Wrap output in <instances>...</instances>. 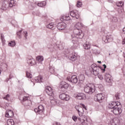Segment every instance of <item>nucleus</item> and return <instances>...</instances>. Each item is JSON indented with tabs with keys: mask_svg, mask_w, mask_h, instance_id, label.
<instances>
[{
	"mask_svg": "<svg viewBox=\"0 0 125 125\" xmlns=\"http://www.w3.org/2000/svg\"><path fill=\"white\" fill-rule=\"evenodd\" d=\"M7 124L8 125H14V121L12 119H9L7 121Z\"/></svg>",
	"mask_w": 125,
	"mask_h": 125,
	"instance_id": "c85d7f7f",
	"label": "nucleus"
},
{
	"mask_svg": "<svg viewBox=\"0 0 125 125\" xmlns=\"http://www.w3.org/2000/svg\"><path fill=\"white\" fill-rule=\"evenodd\" d=\"M112 21L114 22H117L118 21V19H117V17H113V19H112Z\"/></svg>",
	"mask_w": 125,
	"mask_h": 125,
	"instance_id": "09e8293b",
	"label": "nucleus"
},
{
	"mask_svg": "<svg viewBox=\"0 0 125 125\" xmlns=\"http://www.w3.org/2000/svg\"><path fill=\"white\" fill-rule=\"evenodd\" d=\"M44 108H43V106L42 105H40L38 106L37 108H35L34 111L35 113H38V114H42V112H43Z\"/></svg>",
	"mask_w": 125,
	"mask_h": 125,
	"instance_id": "2eb2a0df",
	"label": "nucleus"
},
{
	"mask_svg": "<svg viewBox=\"0 0 125 125\" xmlns=\"http://www.w3.org/2000/svg\"><path fill=\"white\" fill-rule=\"evenodd\" d=\"M82 5H83V3L81 1H78L77 3V7H82Z\"/></svg>",
	"mask_w": 125,
	"mask_h": 125,
	"instance_id": "e433bc0d",
	"label": "nucleus"
},
{
	"mask_svg": "<svg viewBox=\"0 0 125 125\" xmlns=\"http://www.w3.org/2000/svg\"><path fill=\"white\" fill-rule=\"evenodd\" d=\"M70 15L72 17H74L76 19H79L80 18V14H79V12H78V11H72L70 12Z\"/></svg>",
	"mask_w": 125,
	"mask_h": 125,
	"instance_id": "4468645a",
	"label": "nucleus"
},
{
	"mask_svg": "<svg viewBox=\"0 0 125 125\" xmlns=\"http://www.w3.org/2000/svg\"><path fill=\"white\" fill-rule=\"evenodd\" d=\"M110 124L111 125H120V120L117 118H113L110 121Z\"/></svg>",
	"mask_w": 125,
	"mask_h": 125,
	"instance_id": "a211bd4d",
	"label": "nucleus"
},
{
	"mask_svg": "<svg viewBox=\"0 0 125 125\" xmlns=\"http://www.w3.org/2000/svg\"><path fill=\"white\" fill-rule=\"evenodd\" d=\"M117 5L119 7H123V5H124L123 1H120L119 3L117 4Z\"/></svg>",
	"mask_w": 125,
	"mask_h": 125,
	"instance_id": "ea45409f",
	"label": "nucleus"
},
{
	"mask_svg": "<svg viewBox=\"0 0 125 125\" xmlns=\"http://www.w3.org/2000/svg\"><path fill=\"white\" fill-rule=\"evenodd\" d=\"M35 81L36 83H43V81L42 80V76H40L35 77Z\"/></svg>",
	"mask_w": 125,
	"mask_h": 125,
	"instance_id": "5701e85b",
	"label": "nucleus"
},
{
	"mask_svg": "<svg viewBox=\"0 0 125 125\" xmlns=\"http://www.w3.org/2000/svg\"><path fill=\"white\" fill-rule=\"evenodd\" d=\"M98 63H101V61H98Z\"/></svg>",
	"mask_w": 125,
	"mask_h": 125,
	"instance_id": "4d7b16f0",
	"label": "nucleus"
},
{
	"mask_svg": "<svg viewBox=\"0 0 125 125\" xmlns=\"http://www.w3.org/2000/svg\"><path fill=\"white\" fill-rule=\"evenodd\" d=\"M77 56V54L73 53L71 55H70L69 59L71 60V61H76Z\"/></svg>",
	"mask_w": 125,
	"mask_h": 125,
	"instance_id": "aec40b11",
	"label": "nucleus"
},
{
	"mask_svg": "<svg viewBox=\"0 0 125 125\" xmlns=\"http://www.w3.org/2000/svg\"><path fill=\"white\" fill-rule=\"evenodd\" d=\"M36 60L38 61V62L41 63L42 61H43V57L42 56H38L37 57Z\"/></svg>",
	"mask_w": 125,
	"mask_h": 125,
	"instance_id": "cd10ccee",
	"label": "nucleus"
},
{
	"mask_svg": "<svg viewBox=\"0 0 125 125\" xmlns=\"http://www.w3.org/2000/svg\"><path fill=\"white\" fill-rule=\"evenodd\" d=\"M49 71L52 74H53V73H54V67H50L49 68Z\"/></svg>",
	"mask_w": 125,
	"mask_h": 125,
	"instance_id": "a19ab883",
	"label": "nucleus"
},
{
	"mask_svg": "<svg viewBox=\"0 0 125 125\" xmlns=\"http://www.w3.org/2000/svg\"><path fill=\"white\" fill-rule=\"evenodd\" d=\"M27 62L29 66H33V65H36V60L32 57H29L27 58Z\"/></svg>",
	"mask_w": 125,
	"mask_h": 125,
	"instance_id": "f8f14e48",
	"label": "nucleus"
},
{
	"mask_svg": "<svg viewBox=\"0 0 125 125\" xmlns=\"http://www.w3.org/2000/svg\"><path fill=\"white\" fill-rule=\"evenodd\" d=\"M62 19L64 21H69V20H71V18L69 16H63L62 17Z\"/></svg>",
	"mask_w": 125,
	"mask_h": 125,
	"instance_id": "bb28decb",
	"label": "nucleus"
},
{
	"mask_svg": "<svg viewBox=\"0 0 125 125\" xmlns=\"http://www.w3.org/2000/svg\"><path fill=\"white\" fill-rule=\"evenodd\" d=\"M46 28L48 29H51L53 30L55 29V24H54V22H51L46 25Z\"/></svg>",
	"mask_w": 125,
	"mask_h": 125,
	"instance_id": "4be33fe9",
	"label": "nucleus"
},
{
	"mask_svg": "<svg viewBox=\"0 0 125 125\" xmlns=\"http://www.w3.org/2000/svg\"><path fill=\"white\" fill-rule=\"evenodd\" d=\"M60 88H64V89H67L69 87V84L64 81H62L60 84Z\"/></svg>",
	"mask_w": 125,
	"mask_h": 125,
	"instance_id": "dca6fc26",
	"label": "nucleus"
},
{
	"mask_svg": "<svg viewBox=\"0 0 125 125\" xmlns=\"http://www.w3.org/2000/svg\"><path fill=\"white\" fill-rule=\"evenodd\" d=\"M37 5L40 7H43V6H45V5H46V2L44 1L39 2Z\"/></svg>",
	"mask_w": 125,
	"mask_h": 125,
	"instance_id": "b1692460",
	"label": "nucleus"
},
{
	"mask_svg": "<svg viewBox=\"0 0 125 125\" xmlns=\"http://www.w3.org/2000/svg\"><path fill=\"white\" fill-rule=\"evenodd\" d=\"M72 42H73V43H74V40H72Z\"/></svg>",
	"mask_w": 125,
	"mask_h": 125,
	"instance_id": "13d9d810",
	"label": "nucleus"
},
{
	"mask_svg": "<svg viewBox=\"0 0 125 125\" xmlns=\"http://www.w3.org/2000/svg\"><path fill=\"white\" fill-rule=\"evenodd\" d=\"M104 69H103V73H104L105 72V69H106L107 66L105 65V64L103 65Z\"/></svg>",
	"mask_w": 125,
	"mask_h": 125,
	"instance_id": "a18cd8bd",
	"label": "nucleus"
},
{
	"mask_svg": "<svg viewBox=\"0 0 125 125\" xmlns=\"http://www.w3.org/2000/svg\"><path fill=\"white\" fill-rule=\"evenodd\" d=\"M12 79V77H11V75H9V78H7L6 80H5V82L6 83H7V82H8V81H9V80Z\"/></svg>",
	"mask_w": 125,
	"mask_h": 125,
	"instance_id": "c03bdc74",
	"label": "nucleus"
},
{
	"mask_svg": "<svg viewBox=\"0 0 125 125\" xmlns=\"http://www.w3.org/2000/svg\"><path fill=\"white\" fill-rule=\"evenodd\" d=\"M33 85H35V83H33Z\"/></svg>",
	"mask_w": 125,
	"mask_h": 125,
	"instance_id": "bf43d9fd",
	"label": "nucleus"
},
{
	"mask_svg": "<svg viewBox=\"0 0 125 125\" xmlns=\"http://www.w3.org/2000/svg\"><path fill=\"white\" fill-rule=\"evenodd\" d=\"M123 31L124 32V34H125V27L123 28Z\"/></svg>",
	"mask_w": 125,
	"mask_h": 125,
	"instance_id": "603ef678",
	"label": "nucleus"
},
{
	"mask_svg": "<svg viewBox=\"0 0 125 125\" xmlns=\"http://www.w3.org/2000/svg\"><path fill=\"white\" fill-rule=\"evenodd\" d=\"M57 27L58 30H65L67 28V24L65 22H59L57 24Z\"/></svg>",
	"mask_w": 125,
	"mask_h": 125,
	"instance_id": "1a4fd4ad",
	"label": "nucleus"
},
{
	"mask_svg": "<svg viewBox=\"0 0 125 125\" xmlns=\"http://www.w3.org/2000/svg\"><path fill=\"white\" fill-rule=\"evenodd\" d=\"M14 115L13 111L12 110H9L8 111L6 112L5 117L6 118H11V117H13Z\"/></svg>",
	"mask_w": 125,
	"mask_h": 125,
	"instance_id": "412c9836",
	"label": "nucleus"
},
{
	"mask_svg": "<svg viewBox=\"0 0 125 125\" xmlns=\"http://www.w3.org/2000/svg\"><path fill=\"white\" fill-rule=\"evenodd\" d=\"M21 103L23 105L26 106H31V105H32V102L30 100V98L28 97L24 96L22 97Z\"/></svg>",
	"mask_w": 125,
	"mask_h": 125,
	"instance_id": "0eeeda50",
	"label": "nucleus"
},
{
	"mask_svg": "<svg viewBox=\"0 0 125 125\" xmlns=\"http://www.w3.org/2000/svg\"><path fill=\"white\" fill-rule=\"evenodd\" d=\"M83 47L85 49H89V48H90V45L87 43H85L83 44Z\"/></svg>",
	"mask_w": 125,
	"mask_h": 125,
	"instance_id": "7c9ffc66",
	"label": "nucleus"
},
{
	"mask_svg": "<svg viewBox=\"0 0 125 125\" xmlns=\"http://www.w3.org/2000/svg\"><path fill=\"white\" fill-rule=\"evenodd\" d=\"M91 68L94 76H98V75H99L100 70H101V69H102V67L97 66V65L95 63L92 64L91 65Z\"/></svg>",
	"mask_w": 125,
	"mask_h": 125,
	"instance_id": "39448f33",
	"label": "nucleus"
},
{
	"mask_svg": "<svg viewBox=\"0 0 125 125\" xmlns=\"http://www.w3.org/2000/svg\"><path fill=\"white\" fill-rule=\"evenodd\" d=\"M10 98V95H9V94H7V95H6L5 97H3V99H4L5 100H7V101H9V99Z\"/></svg>",
	"mask_w": 125,
	"mask_h": 125,
	"instance_id": "f704fd0d",
	"label": "nucleus"
},
{
	"mask_svg": "<svg viewBox=\"0 0 125 125\" xmlns=\"http://www.w3.org/2000/svg\"><path fill=\"white\" fill-rule=\"evenodd\" d=\"M74 37L73 35H71L73 39H83V34L82 32V30L80 29H75L73 31Z\"/></svg>",
	"mask_w": 125,
	"mask_h": 125,
	"instance_id": "7ed1b4c3",
	"label": "nucleus"
},
{
	"mask_svg": "<svg viewBox=\"0 0 125 125\" xmlns=\"http://www.w3.org/2000/svg\"><path fill=\"white\" fill-rule=\"evenodd\" d=\"M93 53H94V54H96V55H97L100 54V51L96 49H94L93 50Z\"/></svg>",
	"mask_w": 125,
	"mask_h": 125,
	"instance_id": "2f4dec72",
	"label": "nucleus"
},
{
	"mask_svg": "<svg viewBox=\"0 0 125 125\" xmlns=\"http://www.w3.org/2000/svg\"><path fill=\"white\" fill-rule=\"evenodd\" d=\"M98 77L99 79H100V80H103V75H98Z\"/></svg>",
	"mask_w": 125,
	"mask_h": 125,
	"instance_id": "8fccbe9b",
	"label": "nucleus"
},
{
	"mask_svg": "<svg viewBox=\"0 0 125 125\" xmlns=\"http://www.w3.org/2000/svg\"><path fill=\"white\" fill-rule=\"evenodd\" d=\"M60 99L64 100L65 101H69L70 100V96L65 93L61 94L59 96Z\"/></svg>",
	"mask_w": 125,
	"mask_h": 125,
	"instance_id": "9b49d317",
	"label": "nucleus"
},
{
	"mask_svg": "<svg viewBox=\"0 0 125 125\" xmlns=\"http://www.w3.org/2000/svg\"><path fill=\"white\" fill-rule=\"evenodd\" d=\"M26 77L29 79H32V74L30 72H26Z\"/></svg>",
	"mask_w": 125,
	"mask_h": 125,
	"instance_id": "58836bf2",
	"label": "nucleus"
},
{
	"mask_svg": "<svg viewBox=\"0 0 125 125\" xmlns=\"http://www.w3.org/2000/svg\"><path fill=\"white\" fill-rule=\"evenodd\" d=\"M84 91L88 94H92V93L95 91L94 85H89L88 86H85L84 88Z\"/></svg>",
	"mask_w": 125,
	"mask_h": 125,
	"instance_id": "423d86ee",
	"label": "nucleus"
},
{
	"mask_svg": "<svg viewBox=\"0 0 125 125\" xmlns=\"http://www.w3.org/2000/svg\"><path fill=\"white\" fill-rule=\"evenodd\" d=\"M0 39L2 41V42H3V43H4V42H5V40H4V36H3V34H1Z\"/></svg>",
	"mask_w": 125,
	"mask_h": 125,
	"instance_id": "c9c22d12",
	"label": "nucleus"
},
{
	"mask_svg": "<svg viewBox=\"0 0 125 125\" xmlns=\"http://www.w3.org/2000/svg\"><path fill=\"white\" fill-rule=\"evenodd\" d=\"M108 1H109V2H112L113 1V0H110H110H108Z\"/></svg>",
	"mask_w": 125,
	"mask_h": 125,
	"instance_id": "5fc2aeb1",
	"label": "nucleus"
},
{
	"mask_svg": "<svg viewBox=\"0 0 125 125\" xmlns=\"http://www.w3.org/2000/svg\"><path fill=\"white\" fill-rule=\"evenodd\" d=\"M15 5H16V1L10 0V1L9 2V7H13V6H15Z\"/></svg>",
	"mask_w": 125,
	"mask_h": 125,
	"instance_id": "393cba45",
	"label": "nucleus"
},
{
	"mask_svg": "<svg viewBox=\"0 0 125 125\" xmlns=\"http://www.w3.org/2000/svg\"><path fill=\"white\" fill-rule=\"evenodd\" d=\"M115 97L117 100H118V99H120V98L119 97V93H117L115 94Z\"/></svg>",
	"mask_w": 125,
	"mask_h": 125,
	"instance_id": "de8ad7c7",
	"label": "nucleus"
},
{
	"mask_svg": "<svg viewBox=\"0 0 125 125\" xmlns=\"http://www.w3.org/2000/svg\"><path fill=\"white\" fill-rule=\"evenodd\" d=\"M112 76L110 75L109 73H106L104 75V80L106 82V83H112Z\"/></svg>",
	"mask_w": 125,
	"mask_h": 125,
	"instance_id": "f3484780",
	"label": "nucleus"
},
{
	"mask_svg": "<svg viewBox=\"0 0 125 125\" xmlns=\"http://www.w3.org/2000/svg\"><path fill=\"white\" fill-rule=\"evenodd\" d=\"M85 79V77H84V75L81 74L79 76V81L80 82H83V81H84V79Z\"/></svg>",
	"mask_w": 125,
	"mask_h": 125,
	"instance_id": "c756f323",
	"label": "nucleus"
},
{
	"mask_svg": "<svg viewBox=\"0 0 125 125\" xmlns=\"http://www.w3.org/2000/svg\"><path fill=\"white\" fill-rule=\"evenodd\" d=\"M73 46H74L75 48H77V44L74 43Z\"/></svg>",
	"mask_w": 125,
	"mask_h": 125,
	"instance_id": "3c124183",
	"label": "nucleus"
},
{
	"mask_svg": "<svg viewBox=\"0 0 125 125\" xmlns=\"http://www.w3.org/2000/svg\"><path fill=\"white\" fill-rule=\"evenodd\" d=\"M66 80L70 82V83H78V78L76 75L72 76L71 78L67 77Z\"/></svg>",
	"mask_w": 125,
	"mask_h": 125,
	"instance_id": "9d476101",
	"label": "nucleus"
},
{
	"mask_svg": "<svg viewBox=\"0 0 125 125\" xmlns=\"http://www.w3.org/2000/svg\"><path fill=\"white\" fill-rule=\"evenodd\" d=\"M83 23H82V22H78L75 25V28H76V29H81V28H82V27H83Z\"/></svg>",
	"mask_w": 125,
	"mask_h": 125,
	"instance_id": "a878e982",
	"label": "nucleus"
},
{
	"mask_svg": "<svg viewBox=\"0 0 125 125\" xmlns=\"http://www.w3.org/2000/svg\"><path fill=\"white\" fill-rule=\"evenodd\" d=\"M77 119L78 118H77V116H72V120H73V121H74V122H77Z\"/></svg>",
	"mask_w": 125,
	"mask_h": 125,
	"instance_id": "37998d69",
	"label": "nucleus"
},
{
	"mask_svg": "<svg viewBox=\"0 0 125 125\" xmlns=\"http://www.w3.org/2000/svg\"><path fill=\"white\" fill-rule=\"evenodd\" d=\"M81 106H75V109L78 111L80 117H83V112H84V110L86 111V107H85V105H84V104H81Z\"/></svg>",
	"mask_w": 125,
	"mask_h": 125,
	"instance_id": "20e7f679",
	"label": "nucleus"
},
{
	"mask_svg": "<svg viewBox=\"0 0 125 125\" xmlns=\"http://www.w3.org/2000/svg\"><path fill=\"white\" fill-rule=\"evenodd\" d=\"M103 41L104 42H113V37L112 36H104L103 37Z\"/></svg>",
	"mask_w": 125,
	"mask_h": 125,
	"instance_id": "ddd939ff",
	"label": "nucleus"
},
{
	"mask_svg": "<svg viewBox=\"0 0 125 125\" xmlns=\"http://www.w3.org/2000/svg\"><path fill=\"white\" fill-rule=\"evenodd\" d=\"M122 105L120 102H112L108 104V108L111 109V112H112L114 115H120L122 114Z\"/></svg>",
	"mask_w": 125,
	"mask_h": 125,
	"instance_id": "f257e3e1",
	"label": "nucleus"
},
{
	"mask_svg": "<svg viewBox=\"0 0 125 125\" xmlns=\"http://www.w3.org/2000/svg\"><path fill=\"white\" fill-rule=\"evenodd\" d=\"M45 92H46L47 94L50 97V100H51V103L54 104L56 103L55 100H54V93H53V90L50 86H47L46 87Z\"/></svg>",
	"mask_w": 125,
	"mask_h": 125,
	"instance_id": "f03ea898",
	"label": "nucleus"
},
{
	"mask_svg": "<svg viewBox=\"0 0 125 125\" xmlns=\"http://www.w3.org/2000/svg\"><path fill=\"white\" fill-rule=\"evenodd\" d=\"M74 96L75 97H76L77 99H79L80 100H82V99H84V98H85V95L83 93L75 94Z\"/></svg>",
	"mask_w": 125,
	"mask_h": 125,
	"instance_id": "6ab92c4d",
	"label": "nucleus"
},
{
	"mask_svg": "<svg viewBox=\"0 0 125 125\" xmlns=\"http://www.w3.org/2000/svg\"><path fill=\"white\" fill-rule=\"evenodd\" d=\"M115 97L117 100H118V99H120V98L119 97V93H117L115 94Z\"/></svg>",
	"mask_w": 125,
	"mask_h": 125,
	"instance_id": "49530a36",
	"label": "nucleus"
},
{
	"mask_svg": "<svg viewBox=\"0 0 125 125\" xmlns=\"http://www.w3.org/2000/svg\"><path fill=\"white\" fill-rule=\"evenodd\" d=\"M55 124H56V125H60V123H59L56 122Z\"/></svg>",
	"mask_w": 125,
	"mask_h": 125,
	"instance_id": "864d4df0",
	"label": "nucleus"
},
{
	"mask_svg": "<svg viewBox=\"0 0 125 125\" xmlns=\"http://www.w3.org/2000/svg\"><path fill=\"white\" fill-rule=\"evenodd\" d=\"M15 44L16 43L15 41H12L8 43L9 46H15Z\"/></svg>",
	"mask_w": 125,
	"mask_h": 125,
	"instance_id": "473e14b6",
	"label": "nucleus"
},
{
	"mask_svg": "<svg viewBox=\"0 0 125 125\" xmlns=\"http://www.w3.org/2000/svg\"><path fill=\"white\" fill-rule=\"evenodd\" d=\"M23 35L25 39H27V37H28V32H27V31H24Z\"/></svg>",
	"mask_w": 125,
	"mask_h": 125,
	"instance_id": "79ce46f5",
	"label": "nucleus"
},
{
	"mask_svg": "<svg viewBox=\"0 0 125 125\" xmlns=\"http://www.w3.org/2000/svg\"><path fill=\"white\" fill-rule=\"evenodd\" d=\"M21 33H22V30H20L17 33V35L19 39H21V38H22V36H21Z\"/></svg>",
	"mask_w": 125,
	"mask_h": 125,
	"instance_id": "72a5a7b5",
	"label": "nucleus"
},
{
	"mask_svg": "<svg viewBox=\"0 0 125 125\" xmlns=\"http://www.w3.org/2000/svg\"><path fill=\"white\" fill-rule=\"evenodd\" d=\"M7 8V6H6V5L5 4H3L1 7V9L2 10H5Z\"/></svg>",
	"mask_w": 125,
	"mask_h": 125,
	"instance_id": "4c0bfd02",
	"label": "nucleus"
},
{
	"mask_svg": "<svg viewBox=\"0 0 125 125\" xmlns=\"http://www.w3.org/2000/svg\"><path fill=\"white\" fill-rule=\"evenodd\" d=\"M3 0L4 1H8L9 0Z\"/></svg>",
	"mask_w": 125,
	"mask_h": 125,
	"instance_id": "6e6d98bb",
	"label": "nucleus"
},
{
	"mask_svg": "<svg viewBox=\"0 0 125 125\" xmlns=\"http://www.w3.org/2000/svg\"><path fill=\"white\" fill-rule=\"evenodd\" d=\"M104 99V95L102 93H99L96 95L94 97L95 101H97L99 103H102V101Z\"/></svg>",
	"mask_w": 125,
	"mask_h": 125,
	"instance_id": "6e6552de",
	"label": "nucleus"
}]
</instances>
